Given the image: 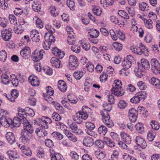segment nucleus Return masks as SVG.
<instances>
[{
    "label": "nucleus",
    "instance_id": "f257e3e1",
    "mask_svg": "<svg viewBox=\"0 0 160 160\" xmlns=\"http://www.w3.org/2000/svg\"><path fill=\"white\" fill-rule=\"evenodd\" d=\"M18 115L23 119V129L22 131L26 132L28 133L32 134L34 132V129L30 123L26 119L28 114L24 109L19 108H18Z\"/></svg>",
    "mask_w": 160,
    "mask_h": 160
},
{
    "label": "nucleus",
    "instance_id": "f03ea898",
    "mask_svg": "<svg viewBox=\"0 0 160 160\" xmlns=\"http://www.w3.org/2000/svg\"><path fill=\"white\" fill-rule=\"evenodd\" d=\"M111 110V107L110 106L109 108H105L100 111V114L102 117L103 122L108 128H112L114 126L112 120L110 119V117L108 112Z\"/></svg>",
    "mask_w": 160,
    "mask_h": 160
},
{
    "label": "nucleus",
    "instance_id": "7ed1b4c3",
    "mask_svg": "<svg viewBox=\"0 0 160 160\" xmlns=\"http://www.w3.org/2000/svg\"><path fill=\"white\" fill-rule=\"evenodd\" d=\"M122 83L119 80H116L114 81V85H113L111 91L113 94L118 97L121 96L125 93V92L122 88Z\"/></svg>",
    "mask_w": 160,
    "mask_h": 160
},
{
    "label": "nucleus",
    "instance_id": "20e7f679",
    "mask_svg": "<svg viewBox=\"0 0 160 160\" xmlns=\"http://www.w3.org/2000/svg\"><path fill=\"white\" fill-rule=\"evenodd\" d=\"M140 47L131 46L130 49L132 52L136 54L141 55L143 54L145 56H148L149 52L147 48L142 43L140 44Z\"/></svg>",
    "mask_w": 160,
    "mask_h": 160
},
{
    "label": "nucleus",
    "instance_id": "39448f33",
    "mask_svg": "<svg viewBox=\"0 0 160 160\" xmlns=\"http://www.w3.org/2000/svg\"><path fill=\"white\" fill-rule=\"evenodd\" d=\"M134 61L133 57L131 55L127 56L126 58L124 59L122 66L123 67L122 70L126 71L130 68L132 65V63Z\"/></svg>",
    "mask_w": 160,
    "mask_h": 160
},
{
    "label": "nucleus",
    "instance_id": "423d86ee",
    "mask_svg": "<svg viewBox=\"0 0 160 160\" xmlns=\"http://www.w3.org/2000/svg\"><path fill=\"white\" fill-rule=\"evenodd\" d=\"M88 118V115L85 112H79L76 113L73 117V120L78 124L82 122L83 120H86Z\"/></svg>",
    "mask_w": 160,
    "mask_h": 160
},
{
    "label": "nucleus",
    "instance_id": "0eeeda50",
    "mask_svg": "<svg viewBox=\"0 0 160 160\" xmlns=\"http://www.w3.org/2000/svg\"><path fill=\"white\" fill-rule=\"evenodd\" d=\"M146 97L145 93L144 92H139L131 99L130 101L132 103H137L140 101L143 100Z\"/></svg>",
    "mask_w": 160,
    "mask_h": 160
},
{
    "label": "nucleus",
    "instance_id": "6e6552de",
    "mask_svg": "<svg viewBox=\"0 0 160 160\" xmlns=\"http://www.w3.org/2000/svg\"><path fill=\"white\" fill-rule=\"evenodd\" d=\"M151 64L153 72L156 74L160 73V64L158 61L156 59H152Z\"/></svg>",
    "mask_w": 160,
    "mask_h": 160
},
{
    "label": "nucleus",
    "instance_id": "1a4fd4ad",
    "mask_svg": "<svg viewBox=\"0 0 160 160\" xmlns=\"http://www.w3.org/2000/svg\"><path fill=\"white\" fill-rule=\"evenodd\" d=\"M77 58L74 55H70L69 60V67L71 70H74L78 66Z\"/></svg>",
    "mask_w": 160,
    "mask_h": 160
},
{
    "label": "nucleus",
    "instance_id": "9d476101",
    "mask_svg": "<svg viewBox=\"0 0 160 160\" xmlns=\"http://www.w3.org/2000/svg\"><path fill=\"white\" fill-rule=\"evenodd\" d=\"M12 31L11 28H8V29H3L2 30V36L4 40L8 41L11 38L12 36Z\"/></svg>",
    "mask_w": 160,
    "mask_h": 160
},
{
    "label": "nucleus",
    "instance_id": "9b49d317",
    "mask_svg": "<svg viewBox=\"0 0 160 160\" xmlns=\"http://www.w3.org/2000/svg\"><path fill=\"white\" fill-rule=\"evenodd\" d=\"M32 134L22 131L20 139L22 142L25 144L29 142L30 139L32 138Z\"/></svg>",
    "mask_w": 160,
    "mask_h": 160
},
{
    "label": "nucleus",
    "instance_id": "f8f14e48",
    "mask_svg": "<svg viewBox=\"0 0 160 160\" xmlns=\"http://www.w3.org/2000/svg\"><path fill=\"white\" fill-rule=\"evenodd\" d=\"M31 52L30 48L28 47H25L20 51V53L22 58L26 59L30 57Z\"/></svg>",
    "mask_w": 160,
    "mask_h": 160
},
{
    "label": "nucleus",
    "instance_id": "ddd939ff",
    "mask_svg": "<svg viewBox=\"0 0 160 160\" xmlns=\"http://www.w3.org/2000/svg\"><path fill=\"white\" fill-rule=\"evenodd\" d=\"M45 54V51L44 50H35L33 52V59H34L36 61L38 62V60L42 58Z\"/></svg>",
    "mask_w": 160,
    "mask_h": 160
},
{
    "label": "nucleus",
    "instance_id": "4468645a",
    "mask_svg": "<svg viewBox=\"0 0 160 160\" xmlns=\"http://www.w3.org/2000/svg\"><path fill=\"white\" fill-rule=\"evenodd\" d=\"M30 37L33 41L38 42L39 41L40 37L38 31L36 30H33L30 32Z\"/></svg>",
    "mask_w": 160,
    "mask_h": 160
},
{
    "label": "nucleus",
    "instance_id": "2eb2a0df",
    "mask_svg": "<svg viewBox=\"0 0 160 160\" xmlns=\"http://www.w3.org/2000/svg\"><path fill=\"white\" fill-rule=\"evenodd\" d=\"M135 141L137 144L142 148H145L147 146L146 142L141 137H137L136 138Z\"/></svg>",
    "mask_w": 160,
    "mask_h": 160
},
{
    "label": "nucleus",
    "instance_id": "dca6fc26",
    "mask_svg": "<svg viewBox=\"0 0 160 160\" xmlns=\"http://www.w3.org/2000/svg\"><path fill=\"white\" fill-rule=\"evenodd\" d=\"M52 34L49 33H45V39L48 45H50L51 44L52 42H53L55 41V37L52 35Z\"/></svg>",
    "mask_w": 160,
    "mask_h": 160
},
{
    "label": "nucleus",
    "instance_id": "f3484780",
    "mask_svg": "<svg viewBox=\"0 0 160 160\" xmlns=\"http://www.w3.org/2000/svg\"><path fill=\"white\" fill-rule=\"evenodd\" d=\"M63 131L69 140L73 142H76L77 141V138L76 137L68 130L67 128H64L63 130Z\"/></svg>",
    "mask_w": 160,
    "mask_h": 160
},
{
    "label": "nucleus",
    "instance_id": "a211bd4d",
    "mask_svg": "<svg viewBox=\"0 0 160 160\" xmlns=\"http://www.w3.org/2000/svg\"><path fill=\"white\" fill-rule=\"evenodd\" d=\"M19 117H15L12 120V126L15 127H17L20 126L22 122H23V119L22 118L20 117L18 115Z\"/></svg>",
    "mask_w": 160,
    "mask_h": 160
},
{
    "label": "nucleus",
    "instance_id": "6ab92c4d",
    "mask_svg": "<svg viewBox=\"0 0 160 160\" xmlns=\"http://www.w3.org/2000/svg\"><path fill=\"white\" fill-rule=\"evenodd\" d=\"M28 80L32 86H37L39 85V80L36 76H30L28 78Z\"/></svg>",
    "mask_w": 160,
    "mask_h": 160
},
{
    "label": "nucleus",
    "instance_id": "aec40b11",
    "mask_svg": "<svg viewBox=\"0 0 160 160\" xmlns=\"http://www.w3.org/2000/svg\"><path fill=\"white\" fill-rule=\"evenodd\" d=\"M6 138L10 144H12L15 142V139L13 133L11 132H7L6 135Z\"/></svg>",
    "mask_w": 160,
    "mask_h": 160
},
{
    "label": "nucleus",
    "instance_id": "412c9836",
    "mask_svg": "<svg viewBox=\"0 0 160 160\" xmlns=\"http://www.w3.org/2000/svg\"><path fill=\"white\" fill-rule=\"evenodd\" d=\"M122 140L126 144H129L131 143V140L129 136L124 132H121L120 134Z\"/></svg>",
    "mask_w": 160,
    "mask_h": 160
},
{
    "label": "nucleus",
    "instance_id": "4be33fe9",
    "mask_svg": "<svg viewBox=\"0 0 160 160\" xmlns=\"http://www.w3.org/2000/svg\"><path fill=\"white\" fill-rule=\"evenodd\" d=\"M141 66H138L135 67L134 72L138 78H141L143 75V72L144 70Z\"/></svg>",
    "mask_w": 160,
    "mask_h": 160
},
{
    "label": "nucleus",
    "instance_id": "5701e85b",
    "mask_svg": "<svg viewBox=\"0 0 160 160\" xmlns=\"http://www.w3.org/2000/svg\"><path fill=\"white\" fill-rule=\"evenodd\" d=\"M94 143L93 139L90 137H85L83 140V145L87 147H91L92 146Z\"/></svg>",
    "mask_w": 160,
    "mask_h": 160
},
{
    "label": "nucleus",
    "instance_id": "b1692460",
    "mask_svg": "<svg viewBox=\"0 0 160 160\" xmlns=\"http://www.w3.org/2000/svg\"><path fill=\"white\" fill-rule=\"evenodd\" d=\"M45 128H38L35 131V133L39 137H44L47 135V132L45 130Z\"/></svg>",
    "mask_w": 160,
    "mask_h": 160
},
{
    "label": "nucleus",
    "instance_id": "393cba45",
    "mask_svg": "<svg viewBox=\"0 0 160 160\" xmlns=\"http://www.w3.org/2000/svg\"><path fill=\"white\" fill-rule=\"evenodd\" d=\"M149 82L151 84L155 86L156 88L160 89V81L158 78L152 77L150 80Z\"/></svg>",
    "mask_w": 160,
    "mask_h": 160
},
{
    "label": "nucleus",
    "instance_id": "a878e982",
    "mask_svg": "<svg viewBox=\"0 0 160 160\" xmlns=\"http://www.w3.org/2000/svg\"><path fill=\"white\" fill-rule=\"evenodd\" d=\"M58 83L59 89L63 92H65L67 88L66 83L64 81L61 80L58 81Z\"/></svg>",
    "mask_w": 160,
    "mask_h": 160
},
{
    "label": "nucleus",
    "instance_id": "bb28decb",
    "mask_svg": "<svg viewBox=\"0 0 160 160\" xmlns=\"http://www.w3.org/2000/svg\"><path fill=\"white\" fill-rule=\"evenodd\" d=\"M7 154L10 158H20L18 153L16 151L8 150L7 152Z\"/></svg>",
    "mask_w": 160,
    "mask_h": 160
},
{
    "label": "nucleus",
    "instance_id": "cd10ccee",
    "mask_svg": "<svg viewBox=\"0 0 160 160\" xmlns=\"http://www.w3.org/2000/svg\"><path fill=\"white\" fill-rule=\"evenodd\" d=\"M50 62L53 67L56 68H59L60 67L61 62L56 57L52 58L50 60Z\"/></svg>",
    "mask_w": 160,
    "mask_h": 160
},
{
    "label": "nucleus",
    "instance_id": "c85d7f7f",
    "mask_svg": "<svg viewBox=\"0 0 160 160\" xmlns=\"http://www.w3.org/2000/svg\"><path fill=\"white\" fill-rule=\"evenodd\" d=\"M45 119V117H43L40 118L38 119V122H39V126L44 128L47 129L48 128V125H46Z\"/></svg>",
    "mask_w": 160,
    "mask_h": 160
},
{
    "label": "nucleus",
    "instance_id": "c756f323",
    "mask_svg": "<svg viewBox=\"0 0 160 160\" xmlns=\"http://www.w3.org/2000/svg\"><path fill=\"white\" fill-rule=\"evenodd\" d=\"M90 31L88 32L89 35L88 37H91L92 38H97L99 34V32L96 29H92L90 30Z\"/></svg>",
    "mask_w": 160,
    "mask_h": 160
},
{
    "label": "nucleus",
    "instance_id": "7c9ffc66",
    "mask_svg": "<svg viewBox=\"0 0 160 160\" xmlns=\"http://www.w3.org/2000/svg\"><path fill=\"white\" fill-rule=\"evenodd\" d=\"M51 158L52 160H64L62 155L59 153H55L54 154H51Z\"/></svg>",
    "mask_w": 160,
    "mask_h": 160
},
{
    "label": "nucleus",
    "instance_id": "2f4dec72",
    "mask_svg": "<svg viewBox=\"0 0 160 160\" xmlns=\"http://www.w3.org/2000/svg\"><path fill=\"white\" fill-rule=\"evenodd\" d=\"M70 128L72 131V132L76 134H78L81 132V130L78 128L77 125L75 123H72L70 126Z\"/></svg>",
    "mask_w": 160,
    "mask_h": 160
},
{
    "label": "nucleus",
    "instance_id": "473e14b6",
    "mask_svg": "<svg viewBox=\"0 0 160 160\" xmlns=\"http://www.w3.org/2000/svg\"><path fill=\"white\" fill-rule=\"evenodd\" d=\"M104 141L108 147L110 148H112L115 146V142L108 137L104 138Z\"/></svg>",
    "mask_w": 160,
    "mask_h": 160
},
{
    "label": "nucleus",
    "instance_id": "72a5a7b5",
    "mask_svg": "<svg viewBox=\"0 0 160 160\" xmlns=\"http://www.w3.org/2000/svg\"><path fill=\"white\" fill-rule=\"evenodd\" d=\"M108 102H109V104H105L103 105L104 107L105 108L106 106H108L109 108L110 107V105L111 107V109L112 108V107L111 106L112 104L114 103L115 102V100L114 98V96L112 95H109L108 96Z\"/></svg>",
    "mask_w": 160,
    "mask_h": 160
},
{
    "label": "nucleus",
    "instance_id": "f704fd0d",
    "mask_svg": "<svg viewBox=\"0 0 160 160\" xmlns=\"http://www.w3.org/2000/svg\"><path fill=\"white\" fill-rule=\"evenodd\" d=\"M135 128L136 130L140 133H143L144 130V126L142 123H138L136 124Z\"/></svg>",
    "mask_w": 160,
    "mask_h": 160
},
{
    "label": "nucleus",
    "instance_id": "c9c22d12",
    "mask_svg": "<svg viewBox=\"0 0 160 160\" xmlns=\"http://www.w3.org/2000/svg\"><path fill=\"white\" fill-rule=\"evenodd\" d=\"M2 125L7 128L10 126L12 128V120L11 118L6 119L2 120Z\"/></svg>",
    "mask_w": 160,
    "mask_h": 160
},
{
    "label": "nucleus",
    "instance_id": "e433bc0d",
    "mask_svg": "<svg viewBox=\"0 0 160 160\" xmlns=\"http://www.w3.org/2000/svg\"><path fill=\"white\" fill-rule=\"evenodd\" d=\"M141 61V64L139 66H141L142 67L141 68H143L144 69V70L145 68H149V63L148 60L145 59H142Z\"/></svg>",
    "mask_w": 160,
    "mask_h": 160
},
{
    "label": "nucleus",
    "instance_id": "4c0bfd02",
    "mask_svg": "<svg viewBox=\"0 0 160 160\" xmlns=\"http://www.w3.org/2000/svg\"><path fill=\"white\" fill-rule=\"evenodd\" d=\"M52 16L56 17L59 15L58 11L56 10V8L54 6H51L49 8Z\"/></svg>",
    "mask_w": 160,
    "mask_h": 160
},
{
    "label": "nucleus",
    "instance_id": "58836bf2",
    "mask_svg": "<svg viewBox=\"0 0 160 160\" xmlns=\"http://www.w3.org/2000/svg\"><path fill=\"white\" fill-rule=\"evenodd\" d=\"M112 46L115 50L117 51H119L122 49V45L117 42H114L112 44Z\"/></svg>",
    "mask_w": 160,
    "mask_h": 160
},
{
    "label": "nucleus",
    "instance_id": "ea45409f",
    "mask_svg": "<svg viewBox=\"0 0 160 160\" xmlns=\"http://www.w3.org/2000/svg\"><path fill=\"white\" fill-rule=\"evenodd\" d=\"M25 10H23L20 8H16L14 11V13L17 16H20V15H21L23 13L25 14Z\"/></svg>",
    "mask_w": 160,
    "mask_h": 160
},
{
    "label": "nucleus",
    "instance_id": "a19ab883",
    "mask_svg": "<svg viewBox=\"0 0 160 160\" xmlns=\"http://www.w3.org/2000/svg\"><path fill=\"white\" fill-rule=\"evenodd\" d=\"M108 131L107 128L104 125L101 126L98 128V131L100 134L105 135Z\"/></svg>",
    "mask_w": 160,
    "mask_h": 160
},
{
    "label": "nucleus",
    "instance_id": "79ce46f5",
    "mask_svg": "<svg viewBox=\"0 0 160 160\" xmlns=\"http://www.w3.org/2000/svg\"><path fill=\"white\" fill-rule=\"evenodd\" d=\"M74 36V34L73 35V36L72 35L68 36L67 42L69 45H73L75 43L76 40Z\"/></svg>",
    "mask_w": 160,
    "mask_h": 160
},
{
    "label": "nucleus",
    "instance_id": "37998d69",
    "mask_svg": "<svg viewBox=\"0 0 160 160\" xmlns=\"http://www.w3.org/2000/svg\"><path fill=\"white\" fill-rule=\"evenodd\" d=\"M1 80L3 83L5 84L8 83L9 82V77L5 74H3L1 75Z\"/></svg>",
    "mask_w": 160,
    "mask_h": 160
},
{
    "label": "nucleus",
    "instance_id": "c03bdc74",
    "mask_svg": "<svg viewBox=\"0 0 160 160\" xmlns=\"http://www.w3.org/2000/svg\"><path fill=\"white\" fill-rule=\"evenodd\" d=\"M86 127L88 130H93L95 127L94 123L91 122H86Z\"/></svg>",
    "mask_w": 160,
    "mask_h": 160
},
{
    "label": "nucleus",
    "instance_id": "a18cd8bd",
    "mask_svg": "<svg viewBox=\"0 0 160 160\" xmlns=\"http://www.w3.org/2000/svg\"><path fill=\"white\" fill-rule=\"evenodd\" d=\"M52 136L54 138L59 140H61L63 138V135L57 132H53L52 133Z\"/></svg>",
    "mask_w": 160,
    "mask_h": 160
},
{
    "label": "nucleus",
    "instance_id": "49530a36",
    "mask_svg": "<svg viewBox=\"0 0 160 160\" xmlns=\"http://www.w3.org/2000/svg\"><path fill=\"white\" fill-rule=\"evenodd\" d=\"M11 81L12 85L15 87H17L18 84V81L16 76L14 75H11Z\"/></svg>",
    "mask_w": 160,
    "mask_h": 160
},
{
    "label": "nucleus",
    "instance_id": "de8ad7c7",
    "mask_svg": "<svg viewBox=\"0 0 160 160\" xmlns=\"http://www.w3.org/2000/svg\"><path fill=\"white\" fill-rule=\"evenodd\" d=\"M67 3L68 7L71 10H74L75 8V3L72 0H67Z\"/></svg>",
    "mask_w": 160,
    "mask_h": 160
},
{
    "label": "nucleus",
    "instance_id": "09e8293b",
    "mask_svg": "<svg viewBox=\"0 0 160 160\" xmlns=\"http://www.w3.org/2000/svg\"><path fill=\"white\" fill-rule=\"evenodd\" d=\"M148 6L146 3L142 2L139 3V7L140 9L142 11H144L148 9Z\"/></svg>",
    "mask_w": 160,
    "mask_h": 160
},
{
    "label": "nucleus",
    "instance_id": "8fccbe9b",
    "mask_svg": "<svg viewBox=\"0 0 160 160\" xmlns=\"http://www.w3.org/2000/svg\"><path fill=\"white\" fill-rule=\"evenodd\" d=\"M7 54L5 50H3L0 52V60L5 62L7 58Z\"/></svg>",
    "mask_w": 160,
    "mask_h": 160
},
{
    "label": "nucleus",
    "instance_id": "3c124183",
    "mask_svg": "<svg viewBox=\"0 0 160 160\" xmlns=\"http://www.w3.org/2000/svg\"><path fill=\"white\" fill-rule=\"evenodd\" d=\"M45 28L47 30L48 32L51 34H53L55 32V29L54 28L50 25L47 24L45 26Z\"/></svg>",
    "mask_w": 160,
    "mask_h": 160
},
{
    "label": "nucleus",
    "instance_id": "603ef678",
    "mask_svg": "<svg viewBox=\"0 0 160 160\" xmlns=\"http://www.w3.org/2000/svg\"><path fill=\"white\" fill-rule=\"evenodd\" d=\"M137 85L141 90H145L147 88L145 82L142 81H139L137 83Z\"/></svg>",
    "mask_w": 160,
    "mask_h": 160
},
{
    "label": "nucleus",
    "instance_id": "864d4df0",
    "mask_svg": "<svg viewBox=\"0 0 160 160\" xmlns=\"http://www.w3.org/2000/svg\"><path fill=\"white\" fill-rule=\"evenodd\" d=\"M155 136V133H154L152 131H150L148 133L147 139L150 141H152L154 138Z\"/></svg>",
    "mask_w": 160,
    "mask_h": 160
},
{
    "label": "nucleus",
    "instance_id": "5fc2aeb1",
    "mask_svg": "<svg viewBox=\"0 0 160 160\" xmlns=\"http://www.w3.org/2000/svg\"><path fill=\"white\" fill-rule=\"evenodd\" d=\"M83 72L80 71H77L74 72L73 76L77 79H80L83 76Z\"/></svg>",
    "mask_w": 160,
    "mask_h": 160
},
{
    "label": "nucleus",
    "instance_id": "6e6d98bb",
    "mask_svg": "<svg viewBox=\"0 0 160 160\" xmlns=\"http://www.w3.org/2000/svg\"><path fill=\"white\" fill-rule=\"evenodd\" d=\"M127 105V103L123 100H121L118 103V106L119 108L123 109Z\"/></svg>",
    "mask_w": 160,
    "mask_h": 160
},
{
    "label": "nucleus",
    "instance_id": "4d7b16f0",
    "mask_svg": "<svg viewBox=\"0 0 160 160\" xmlns=\"http://www.w3.org/2000/svg\"><path fill=\"white\" fill-rule=\"evenodd\" d=\"M152 128V129L156 130H158L160 127L158 122L155 121H152L151 122L150 124Z\"/></svg>",
    "mask_w": 160,
    "mask_h": 160
},
{
    "label": "nucleus",
    "instance_id": "13d9d810",
    "mask_svg": "<svg viewBox=\"0 0 160 160\" xmlns=\"http://www.w3.org/2000/svg\"><path fill=\"white\" fill-rule=\"evenodd\" d=\"M117 38H119L120 40L123 41L125 39L124 34L121 31L118 30L116 32Z\"/></svg>",
    "mask_w": 160,
    "mask_h": 160
},
{
    "label": "nucleus",
    "instance_id": "bf43d9fd",
    "mask_svg": "<svg viewBox=\"0 0 160 160\" xmlns=\"http://www.w3.org/2000/svg\"><path fill=\"white\" fill-rule=\"evenodd\" d=\"M52 118L55 121H59L61 119V117L58 114L55 112L52 114Z\"/></svg>",
    "mask_w": 160,
    "mask_h": 160
},
{
    "label": "nucleus",
    "instance_id": "052dcab7",
    "mask_svg": "<svg viewBox=\"0 0 160 160\" xmlns=\"http://www.w3.org/2000/svg\"><path fill=\"white\" fill-rule=\"evenodd\" d=\"M152 20L150 19L146 20L145 22V24L146 27L148 29H152L153 28L152 25Z\"/></svg>",
    "mask_w": 160,
    "mask_h": 160
},
{
    "label": "nucleus",
    "instance_id": "680f3d73",
    "mask_svg": "<svg viewBox=\"0 0 160 160\" xmlns=\"http://www.w3.org/2000/svg\"><path fill=\"white\" fill-rule=\"evenodd\" d=\"M23 153L28 156H31L32 154V152L30 148L27 147L25 150L22 151Z\"/></svg>",
    "mask_w": 160,
    "mask_h": 160
},
{
    "label": "nucleus",
    "instance_id": "e2e57ef3",
    "mask_svg": "<svg viewBox=\"0 0 160 160\" xmlns=\"http://www.w3.org/2000/svg\"><path fill=\"white\" fill-rule=\"evenodd\" d=\"M86 68L88 71L90 72H92L94 69V66L91 62H88L87 64Z\"/></svg>",
    "mask_w": 160,
    "mask_h": 160
},
{
    "label": "nucleus",
    "instance_id": "0e129e2a",
    "mask_svg": "<svg viewBox=\"0 0 160 160\" xmlns=\"http://www.w3.org/2000/svg\"><path fill=\"white\" fill-rule=\"evenodd\" d=\"M67 98L69 101L71 103L75 104L77 103L78 101L77 99L76 98H73L72 96L71 95H68L67 96Z\"/></svg>",
    "mask_w": 160,
    "mask_h": 160
},
{
    "label": "nucleus",
    "instance_id": "69168bd1",
    "mask_svg": "<svg viewBox=\"0 0 160 160\" xmlns=\"http://www.w3.org/2000/svg\"><path fill=\"white\" fill-rule=\"evenodd\" d=\"M1 119L2 120L6 119H9V113L7 111H4L2 115Z\"/></svg>",
    "mask_w": 160,
    "mask_h": 160
},
{
    "label": "nucleus",
    "instance_id": "338daca9",
    "mask_svg": "<svg viewBox=\"0 0 160 160\" xmlns=\"http://www.w3.org/2000/svg\"><path fill=\"white\" fill-rule=\"evenodd\" d=\"M95 144L99 148H103L104 146V143L101 140H97L95 142Z\"/></svg>",
    "mask_w": 160,
    "mask_h": 160
},
{
    "label": "nucleus",
    "instance_id": "774afa93",
    "mask_svg": "<svg viewBox=\"0 0 160 160\" xmlns=\"http://www.w3.org/2000/svg\"><path fill=\"white\" fill-rule=\"evenodd\" d=\"M118 151L116 150H114L111 156V159L113 160H117L118 157Z\"/></svg>",
    "mask_w": 160,
    "mask_h": 160
}]
</instances>
